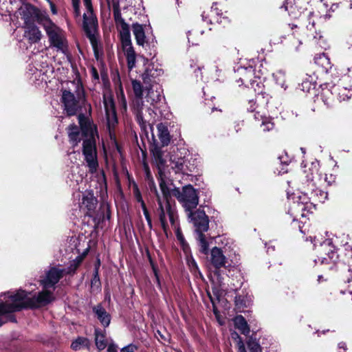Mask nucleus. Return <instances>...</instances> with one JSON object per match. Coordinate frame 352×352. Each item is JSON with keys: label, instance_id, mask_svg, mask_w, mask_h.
I'll list each match as a JSON object with an SVG mask.
<instances>
[{"label": "nucleus", "instance_id": "nucleus-1", "mask_svg": "<svg viewBox=\"0 0 352 352\" xmlns=\"http://www.w3.org/2000/svg\"><path fill=\"white\" fill-rule=\"evenodd\" d=\"M82 262V257L77 256L70 262L67 268L50 266L39 276L38 283L42 289L30 298H26L23 291V309H36L45 307L56 299L54 292L57 284L66 274H73Z\"/></svg>", "mask_w": 352, "mask_h": 352}, {"label": "nucleus", "instance_id": "nucleus-2", "mask_svg": "<svg viewBox=\"0 0 352 352\" xmlns=\"http://www.w3.org/2000/svg\"><path fill=\"white\" fill-rule=\"evenodd\" d=\"M23 20L25 24L23 36L28 38L30 43H38L41 38V32L35 25L36 23L43 25L51 45L58 50L65 51V43L58 32V28L37 8L23 2Z\"/></svg>", "mask_w": 352, "mask_h": 352}, {"label": "nucleus", "instance_id": "nucleus-3", "mask_svg": "<svg viewBox=\"0 0 352 352\" xmlns=\"http://www.w3.org/2000/svg\"><path fill=\"white\" fill-rule=\"evenodd\" d=\"M22 307V292H8L0 295V326L8 321L15 322L12 313Z\"/></svg>", "mask_w": 352, "mask_h": 352}, {"label": "nucleus", "instance_id": "nucleus-4", "mask_svg": "<svg viewBox=\"0 0 352 352\" xmlns=\"http://www.w3.org/2000/svg\"><path fill=\"white\" fill-rule=\"evenodd\" d=\"M173 153L170 157V166L176 174L189 175L195 172L199 162L195 155L185 148H177V152L173 151Z\"/></svg>", "mask_w": 352, "mask_h": 352}, {"label": "nucleus", "instance_id": "nucleus-5", "mask_svg": "<svg viewBox=\"0 0 352 352\" xmlns=\"http://www.w3.org/2000/svg\"><path fill=\"white\" fill-rule=\"evenodd\" d=\"M322 97L323 101L327 105H329L331 101L337 98L340 102L349 100L352 96L351 87H346L341 83L338 85L326 82L321 85Z\"/></svg>", "mask_w": 352, "mask_h": 352}, {"label": "nucleus", "instance_id": "nucleus-6", "mask_svg": "<svg viewBox=\"0 0 352 352\" xmlns=\"http://www.w3.org/2000/svg\"><path fill=\"white\" fill-rule=\"evenodd\" d=\"M173 195L182 204L186 212L193 210L199 204L197 190L191 184L184 186L182 190L175 188Z\"/></svg>", "mask_w": 352, "mask_h": 352}, {"label": "nucleus", "instance_id": "nucleus-7", "mask_svg": "<svg viewBox=\"0 0 352 352\" xmlns=\"http://www.w3.org/2000/svg\"><path fill=\"white\" fill-rule=\"evenodd\" d=\"M209 261L214 269V274L221 279V273L223 272H230L234 266L228 263V259L225 255V251L220 248L214 247L210 252Z\"/></svg>", "mask_w": 352, "mask_h": 352}, {"label": "nucleus", "instance_id": "nucleus-8", "mask_svg": "<svg viewBox=\"0 0 352 352\" xmlns=\"http://www.w3.org/2000/svg\"><path fill=\"white\" fill-rule=\"evenodd\" d=\"M144 27L145 26L138 23H133V33L134 34L137 44L138 45L142 46L145 49H146L148 47L151 50L149 52L150 56H153L154 57L156 54L155 48L157 41L153 35H146V30H144Z\"/></svg>", "mask_w": 352, "mask_h": 352}, {"label": "nucleus", "instance_id": "nucleus-9", "mask_svg": "<svg viewBox=\"0 0 352 352\" xmlns=\"http://www.w3.org/2000/svg\"><path fill=\"white\" fill-rule=\"evenodd\" d=\"M82 28L87 37L89 38L92 46L94 52L96 56L98 53V45L100 43L98 34V21L91 12L88 16L86 14H83Z\"/></svg>", "mask_w": 352, "mask_h": 352}, {"label": "nucleus", "instance_id": "nucleus-10", "mask_svg": "<svg viewBox=\"0 0 352 352\" xmlns=\"http://www.w3.org/2000/svg\"><path fill=\"white\" fill-rule=\"evenodd\" d=\"M152 152L154 160L157 165L160 188L162 192L164 199L166 201V204H167V201H169L170 192L164 178L165 177L164 168L166 164V160L164 158V152L158 147H155Z\"/></svg>", "mask_w": 352, "mask_h": 352}, {"label": "nucleus", "instance_id": "nucleus-11", "mask_svg": "<svg viewBox=\"0 0 352 352\" xmlns=\"http://www.w3.org/2000/svg\"><path fill=\"white\" fill-rule=\"evenodd\" d=\"M82 154L85 161L88 167L89 172L94 174L97 172L98 162L97 158V151L96 140L83 139Z\"/></svg>", "mask_w": 352, "mask_h": 352}, {"label": "nucleus", "instance_id": "nucleus-12", "mask_svg": "<svg viewBox=\"0 0 352 352\" xmlns=\"http://www.w3.org/2000/svg\"><path fill=\"white\" fill-rule=\"evenodd\" d=\"M189 221L194 228V233L206 232L209 229V218L201 208L186 212Z\"/></svg>", "mask_w": 352, "mask_h": 352}, {"label": "nucleus", "instance_id": "nucleus-13", "mask_svg": "<svg viewBox=\"0 0 352 352\" xmlns=\"http://www.w3.org/2000/svg\"><path fill=\"white\" fill-rule=\"evenodd\" d=\"M289 199H292L293 203L290 206L289 212L292 216H294V221L298 217H304V211L306 210V205L309 202L310 197H308L307 193L301 195H294L292 197H289Z\"/></svg>", "mask_w": 352, "mask_h": 352}, {"label": "nucleus", "instance_id": "nucleus-14", "mask_svg": "<svg viewBox=\"0 0 352 352\" xmlns=\"http://www.w3.org/2000/svg\"><path fill=\"white\" fill-rule=\"evenodd\" d=\"M145 91H146L145 96L146 102L153 107V109H151V111L157 114V113L154 111V109L157 110L161 107L162 100L164 99L162 95L163 90L161 86L155 85L146 86Z\"/></svg>", "mask_w": 352, "mask_h": 352}, {"label": "nucleus", "instance_id": "nucleus-15", "mask_svg": "<svg viewBox=\"0 0 352 352\" xmlns=\"http://www.w3.org/2000/svg\"><path fill=\"white\" fill-rule=\"evenodd\" d=\"M234 304L236 308L240 311L252 306L253 303V296L251 292L245 287L236 288L234 289Z\"/></svg>", "mask_w": 352, "mask_h": 352}, {"label": "nucleus", "instance_id": "nucleus-16", "mask_svg": "<svg viewBox=\"0 0 352 352\" xmlns=\"http://www.w3.org/2000/svg\"><path fill=\"white\" fill-rule=\"evenodd\" d=\"M97 205L98 199L91 190L85 191L82 194L81 201L79 203V207L80 210H82L85 215L92 217L95 212Z\"/></svg>", "mask_w": 352, "mask_h": 352}, {"label": "nucleus", "instance_id": "nucleus-17", "mask_svg": "<svg viewBox=\"0 0 352 352\" xmlns=\"http://www.w3.org/2000/svg\"><path fill=\"white\" fill-rule=\"evenodd\" d=\"M163 69L158 64L151 63L142 74L143 82L146 86L158 85L157 79L163 74Z\"/></svg>", "mask_w": 352, "mask_h": 352}, {"label": "nucleus", "instance_id": "nucleus-18", "mask_svg": "<svg viewBox=\"0 0 352 352\" xmlns=\"http://www.w3.org/2000/svg\"><path fill=\"white\" fill-rule=\"evenodd\" d=\"M235 72L237 73L240 77L237 82H241V84L245 85L246 87L249 86V84L251 85V87L255 89L254 83H256V85L258 83L252 79V78H258V76L256 74L255 69L252 67V65H249L248 67H238L234 69Z\"/></svg>", "mask_w": 352, "mask_h": 352}, {"label": "nucleus", "instance_id": "nucleus-19", "mask_svg": "<svg viewBox=\"0 0 352 352\" xmlns=\"http://www.w3.org/2000/svg\"><path fill=\"white\" fill-rule=\"evenodd\" d=\"M103 103L109 128L113 127L118 122L115 103L111 95L103 94Z\"/></svg>", "mask_w": 352, "mask_h": 352}, {"label": "nucleus", "instance_id": "nucleus-20", "mask_svg": "<svg viewBox=\"0 0 352 352\" xmlns=\"http://www.w3.org/2000/svg\"><path fill=\"white\" fill-rule=\"evenodd\" d=\"M113 14L116 27L120 32V39L131 36L129 26L122 17L120 6L118 3L113 5Z\"/></svg>", "mask_w": 352, "mask_h": 352}, {"label": "nucleus", "instance_id": "nucleus-21", "mask_svg": "<svg viewBox=\"0 0 352 352\" xmlns=\"http://www.w3.org/2000/svg\"><path fill=\"white\" fill-rule=\"evenodd\" d=\"M78 118L81 129V136L84 139L95 140L97 133L96 125L84 114H79Z\"/></svg>", "mask_w": 352, "mask_h": 352}, {"label": "nucleus", "instance_id": "nucleus-22", "mask_svg": "<svg viewBox=\"0 0 352 352\" xmlns=\"http://www.w3.org/2000/svg\"><path fill=\"white\" fill-rule=\"evenodd\" d=\"M64 109L69 116H74L78 111V101L75 95L70 91L64 90L62 95Z\"/></svg>", "mask_w": 352, "mask_h": 352}, {"label": "nucleus", "instance_id": "nucleus-23", "mask_svg": "<svg viewBox=\"0 0 352 352\" xmlns=\"http://www.w3.org/2000/svg\"><path fill=\"white\" fill-rule=\"evenodd\" d=\"M143 96L134 97L132 102V109L136 116V119L141 127H144L146 122L144 120V110L151 111V108L146 104Z\"/></svg>", "mask_w": 352, "mask_h": 352}, {"label": "nucleus", "instance_id": "nucleus-24", "mask_svg": "<svg viewBox=\"0 0 352 352\" xmlns=\"http://www.w3.org/2000/svg\"><path fill=\"white\" fill-rule=\"evenodd\" d=\"M122 50L126 58L127 67L132 70L135 67L136 54L132 46L131 36L121 38Z\"/></svg>", "mask_w": 352, "mask_h": 352}, {"label": "nucleus", "instance_id": "nucleus-25", "mask_svg": "<svg viewBox=\"0 0 352 352\" xmlns=\"http://www.w3.org/2000/svg\"><path fill=\"white\" fill-rule=\"evenodd\" d=\"M310 238L311 241L314 243V246L315 248H316L317 243H319L321 250L325 252L329 258L333 263L336 261L338 255L336 252V248L333 245L331 239H327L322 242H320L319 239H316V237H314V240L311 237Z\"/></svg>", "mask_w": 352, "mask_h": 352}, {"label": "nucleus", "instance_id": "nucleus-26", "mask_svg": "<svg viewBox=\"0 0 352 352\" xmlns=\"http://www.w3.org/2000/svg\"><path fill=\"white\" fill-rule=\"evenodd\" d=\"M92 311L96 318L104 328L109 327L111 317L101 304H98L93 307Z\"/></svg>", "mask_w": 352, "mask_h": 352}, {"label": "nucleus", "instance_id": "nucleus-27", "mask_svg": "<svg viewBox=\"0 0 352 352\" xmlns=\"http://www.w3.org/2000/svg\"><path fill=\"white\" fill-rule=\"evenodd\" d=\"M194 235L199 252L204 255H208L209 254V245L212 238L205 234V232L194 233Z\"/></svg>", "mask_w": 352, "mask_h": 352}, {"label": "nucleus", "instance_id": "nucleus-28", "mask_svg": "<svg viewBox=\"0 0 352 352\" xmlns=\"http://www.w3.org/2000/svg\"><path fill=\"white\" fill-rule=\"evenodd\" d=\"M202 21L208 24H213L214 23H226L228 22L227 17H220L219 14L217 10H210L209 12H203L201 14Z\"/></svg>", "mask_w": 352, "mask_h": 352}, {"label": "nucleus", "instance_id": "nucleus-29", "mask_svg": "<svg viewBox=\"0 0 352 352\" xmlns=\"http://www.w3.org/2000/svg\"><path fill=\"white\" fill-rule=\"evenodd\" d=\"M154 192L155 193L157 198V204H158V214H159V219L162 226V229L166 232L167 228H168V223L166 220V205L164 206V204L162 201V199L160 196L159 195V193L157 192V190L156 188V186H154Z\"/></svg>", "mask_w": 352, "mask_h": 352}, {"label": "nucleus", "instance_id": "nucleus-30", "mask_svg": "<svg viewBox=\"0 0 352 352\" xmlns=\"http://www.w3.org/2000/svg\"><path fill=\"white\" fill-rule=\"evenodd\" d=\"M95 343L99 351L104 350L109 343L106 337V331L96 328L94 331Z\"/></svg>", "mask_w": 352, "mask_h": 352}, {"label": "nucleus", "instance_id": "nucleus-31", "mask_svg": "<svg viewBox=\"0 0 352 352\" xmlns=\"http://www.w3.org/2000/svg\"><path fill=\"white\" fill-rule=\"evenodd\" d=\"M157 135L162 146L168 145L170 142V135L167 126L164 123L157 124Z\"/></svg>", "mask_w": 352, "mask_h": 352}, {"label": "nucleus", "instance_id": "nucleus-32", "mask_svg": "<svg viewBox=\"0 0 352 352\" xmlns=\"http://www.w3.org/2000/svg\"><path fill=\"white\" fill-rule=\"evenodd\" d=\"M234 322L235 327L239 329L242 334L245 336L249 334L250 329L246 320L243 316H236L234 319Z\"/></svg>", "mask_w": 352, "mask_h": 352}, {"label": "nucleus", "instance_id": "nucleus-33", "mask_svg": "<svg viewBox=\"0 0 352 352\" xmlns=\"http://www.w3.org/2000/svg\"><path fill=\"white\" fill-rule=\"evenodd\" d=\"M90 345V342L89 339L84 337H78L74 341L72 342L71 344V348L73 350L78 351L84 347L89 348Z\"/></svg>", "mask_w": 352, "mask_h": 352}, {"label": "nucleus", "instance_id": "nucleus-34", "mask_svg": "<svg viewBox=\"0 0 352 352\" xmlns=\"http://www.w3.org/2000/svg\"><path fill=\"white\" fill-rule=\"evenodd\" d=\"M316 64L321 66L326 72L331 68V63L328 56L324 54H320L318 56L315 57Z\"/></svg>", "mask_w": 352, "mask_h": 352}, {"label": "nucleus", "instance_id": "nucleus-35", "mask_svg": "<svg viewBox=\"0 0 352 352\" xmlns=\"http://www.w3.org/2000/svg\"><path fill=\"white\" fill-rule=\"evenodd\" d=\"M248 349L250 352H262V347L259 342L256 339L250 337L246 342Z\"/></svg>", "mask_w": 352, "mask_h": 352}, {"label": "nucleus", "instance_id": "nucleus-36", "mask_svg": "<svg viewBox=\"0 0 352 352\" xmlns=\"http://www.w3.org/2000/svg\"><path fill=\"white\" fill-rule=\"evenodd\" d=\"M99 266H100V261H98V264L95 266L93 277L91 280V285L92 288H96L97 289H100L101 287V283L99 277Z\"/></svg>", "mask_w": 352, "mask_h": 352}, {"label": "nucleus", "instance_id": "nucleus-37", "mask_svg": "<svg viewBox=\"0 0 352 352\" xmlns=\"http://www.w3.org/2000/svg\"><path fill=\"white\" fill-rule=\"evenodd\" d=\"M274 78L277 85H280L284 90L287 89L285 85V73L283 70H279L273 74Z\"/></svg>", "mask_w": 352, "mask_h": 352}, {"label": "nucleus", "instance_id": "nucleus-38", "mask_svg": "<svg viewBox=\"0 0 352 352\" xmlns=\"http://www.w3.org/2000/svg\"><path fill=\"white\" fill-rule=\"evenodd\" d=\"M175 235H176L177 241L179 242L183 250L184 251H186L187 250H188L189 245H188L187 241H186L181 229L179 227L176 228Z\"/></svg>", "mask_w": 352, "mask_h": 352}, {"label": "nucleus", "instance_id": "nucleus-39", "mask_svg": "<svg viewBox=\"0 0 352 352\" xmlns=\"http://www.w3.org/2000/svg\"><path fill=\"white\" fill-rule=\"evenodd\" d=\"M12 24L16 27L15 30H14L12 33V36L14 37V38L16 40V41L20 43L21 41V35L22 32V28L20 27V23L19 21L14 20V18L11 19Z\"/></svg>", "mask_w": 352, "mask_h": 352}, {"label": "nucleus", "instance_id": "nucleus-40", "mask_svg": "<svg viewBox=\"0 0 352 352\" xmlns=\"http://www.w3.org/2000/svg\"><path fill=\"white\" fill-rule=\"evenodd\" d=\"M132 87L135 97L143 96L144 89L140 81L134 80L132 81Z\"/></svg>", "mask_w": 352, "mask_h": 352}, {"label": "nucleus", "instance_id": "nucleus-41", "mask_svg": "<svg viewBox=\"0 0 352 352\" xmlns=\"http://www.w3.org/2000/svg\"><path fill=\"white\" fill-rule=\"evenodd\" d=\"M311 198L316 197L317 198L318 201L321 203L324 202V201L327 199V192L319 189L313 190L311 193Z\"/></svg>", "mask_w": 352, "mask_h": 352}, {"label": "nucleus", "instance_id": "nucleus-42", "mask_svg": "<svg viewBox=\"0 0 352 352\" xmlns=\"http://www.w3.org/2000/svg\"><path fill=\"white\" fill-rule=\"evenodd\" d=\"M68 179L69 180L67 182L69 183L70 186H73L74 188L82 181V177L80 175L71 173L68 175Z\"/></svg>", "mask_w": 352, "mask_h": 352}, {"label": "nucleus", "instance_id": "nucleus-43", "mask_svg": "<svg viewBox=\"0 0 352 352\" xmlns=\"http://www.w3.org/2000/svg\"><path fill=\"white\" fill-rule=\"evenodd\" d=\"M80 135L81 133L78 131L77 129H76L75 131H71L69 133L70 142L74 146L76 145L80 141Z\"/></svg>", "mask_w": 352, "mask_h": 352}, {"label": "nucleus", "instance_id": "nucleus-44", "mask_svg": "<svg viewBox=\"0 0 352 352\" xmlns=\"http://www.w3.org/2000/svg\"><path fill=\"white\" fill-rule=\"evenodd\" d=\"M166 210L170 223L176 228L174 211L171 207L170 201H167V204H166Z\"/></svg>", "mask_w": 352, "mask_h": 352}, {"label": "nucleus", "instance_id": "nucleus-45", "mask_svg": "<svg viewBox=\"0 0 352 352\" xmlns=\"http://www.w3.org/2000/svg\"><path fill=\"white\" fill-rule=\"evenodd\" d=\"M144 170L146 173V179L148 182V185L152 192H154V186H155L153 178L151 175L150 170L147 166H144Z\"/></svg>", "mask_w": 352, "mask_h": 352}, {"label": "nucleus", "instance_id": "nucleus-46", "mask_svg": "<svg viewBox=\"0 0 352 352\" xmlns=\"http://www.w3.org/2000/svg\"><path fill=\"white\" fill-rule=\"evenodd\" d=\"M133 196H134L135 200L138 203L142 202V201H144L142 199V197L141 192H140V189L138 188V185L135 184L133 185Z\"/></svg>", "mask_w": 352, "mask_h": 352}, {"label": "nucleus", "instance_id": "nucleus-47", "mask_svg": "<svg viewBox=\"0 0 352 352\" xmlns=\"http://www.w3.org/2000/svg\"><path fill=\"white\" fill-rule=\"evenodd\" d=\"M234 335H235V336L239 339L237 342L238 352H247L245 345L242 340V338L236 333H234Z\"/></svg>", "mask_w": 352, "mask_h": 352}, {"label": "nucleus", "instance_id": "nucleus-48", "mask_svg": "<svg viewBox=\"0 0 352 352\" xmlns=\"http://www.w3.org/2000/svg\"><path fill=\"white\" fill-rule=\"evenodd\" d=\"M261 126L263 127V131H269L274 128V123L270 120H263Z\"/></svg>", "mask_w": 352, "mask_h": 352}, {"label": "nucleus", "instance_id": "nucleus-49", "mask_svg": "<svg viewBox=\"0 0 352 352\" xmlns=\"http://www.w3.org/2000/svg\"><path fill=\"white\" fill-rule=\"evenodd\" d=\"M281 8H284L285 10L288 11V13L290 16L293 17H296V16L293 14L294 6L292 4H289L287 1L284 3V4L281 6Z\"/></svg>", "mask_w": 352, "mask_h": 352}, {"label": "nucleus", "instance_id": "nucleus-50", "mask_svg": "<svg viewBox=\"0 0 352 352\" xmlns=\"http://www.w3.org/2000/svg\"><path fill=\"white\" fill-rule=\"evenodd\" d=\"M138 350V347L136 345L133 344H129L127 346H125L122 349H121L120 352H135Z\"/></svg>", "mask_w": 352, "mask_h": 352}, {"label": "nucleus", "instance_id": "nucleus-51", "mask_svg": "<svg viewBox=\"0 0 352 352\" xmlns=\"http://www.w3.org/2000/svg\"><path fill=\"white\" fill-rule=\"evenodd\" d=\"M118 346L114 342L111 340L107 345V352H118Z\"/></svg>", "mask_w": 352, "mask_h": 352}, {"label": "nucleus", "instance_id": "nucleus-52", "mask_svg": "<svg viewBox=\"0 0 352 352\" xmlns=\"http://www.w3.org/2000/svg\"><path fill=\"white\" fill-rule=\"evenodd\" d=\"M212 294L215 296L216 300L219 302L222 296V292L217 287H212Z\"/></svg>", "mask_w": 352, "mask_h": 352}, {"label": "nucleus", "instance_id": "nucleus-53", "mask_svg": "<svg viewBox=\"0 0 352 352\" xmlns=\"http://www.w3.org/2000/svg\"><path fill=\"white\" fill-rule=\"evenodd\" d=\"M248 110L250 112H254L256 110V102L254 100H250L248 101Z\"/></svg>", "mask_w": 352, "mask_h": 352}, {"label": "nucleus", "instance_id": "nucleus-54", "mask_svg": "<svg viewBox=\"0 0 352 352\" xmlns=\"http://www.w3.org/2000/svg\"><path fill=\"white\" fill-rule=\"evenodd\" d=\"M312 85L310 82L305 81L301 85V89L302 91H309Z\"/></svg>", "mask_w": 352, "mask_h": 352}, {"label": "nucleus", "instance_id": "nucleus-55", "mask_svg": "<svg viewBox=\"0 0 352 352\" xmlns=\"http://www.w3.org/2000/svg\"><path fill=\"white\" fill-rule=\"evenodd\" d=\"M91 76L95 80H99V74L95 67H92L91 70Z\"/></svg>", "mask_w": 352, "mask_h": 352}, {"label": "nucleus", "instance_id": "nucleus-56", "mask_svg": "<svg viewBox=\"0 0 352 352\" xmlns=\"http://www.w3.org/2000/svg\"><path fill=\"white\" fill-rule=\"evenodd\" d=\"M188 263H189V265L192 268V270H193V269L198 270L197 264L193 258H192L190 261H188Z\"/></svg>", "mask_w": 352, "mask_h": 352}, {"label": "nucleus", "instance_id": "nucleus-57", "mask_svg": "<svg viewBox=\"0 0 352 352\" xmlns=\"http://www.w3.org/2000/svg\"><path fill=\"white\" fill-rule=\"evenodd\" d=\"M83 2H84V5L86 7V8L89 11L91 12L92 7H91V0H83Z\"/></svg>", "mask_w": 352, "mask_h": 352}, {"label": "nucleus", "instance_id": "nucleus-58", "mask_svg": "<svg viewBox=\"0 0 352 352\" xmlns=\"http://www.w3.org/2000/svg\"><path fill=\"white\" fill-rule=\"evenodd\" d=\"M150 262H151V265L155 277L159 276V273H158L157 267L155 265V264L153 263L152 261H151Z\"/></svg>", "mask_w": 352, "mask_h": 352}, {"label": "nucleus", "instance_id": "nucleus-59", "mask_svg": "<svg viewBox=\"0 0 352 352\" xmlns=\"http://www.w3.org/2000/svg\"><path fill=\"white\" fill-rule=\"evenodd\" d=\"M75 16L78 17L80 15V6L73 7Z\"/></svg>", "mask_w": 352, "mask_h": 352}, {"label": "nucleus", "instance_id": "nucleus-60", "mask_svg": "<svg viewBox=\"0 0 352 352\" xmlns=\"http://www.w3.org/2000/svg\"><path fill=\"white\" fill-rule=\"evenodd\" d=\"M143 213H144V217H145L146 221L151 219V217L150 216V214H149L148 210H144Z\"/></svg>", "mask_w": 352, "mask_h": 352}, {"label": "nucleus", "instance_id": "nucleus-61", "mask_svg": "<svg viewBox=\"0 0 352 352\" xmlns=\"http://www.w3.org/2000/svg\"><path fill=\"white\" fill-rule=\"evenodd\" d=\"M208 295H209V297L210 298V301H211V302L212 304V306H213L214 314H217V308H216L215 305H214V300L213 298L210 295V294H208Z\"/></svg>", "mask_w": 352, "mask_h": 352}, {"label": "nucleus", "instance_id": "nucleus-62", "mask_svg": "<svg viewBox=\"0 0 352 352\" xmlns=\"http://www.w3.org/2000/svg\"><path fill=\"white\" fill-rule=\"evenodd\" d=\"M339 349H343L344 350H346V344L344 342H341L338 344Z\"/></svg>", "mask_w": 352, "mask_h": 352}, {"label": "nucleus", "instance_id": "nucleus-63", "mask_svg": "<svg viewBox=\"0 0 352 352\" xmlns=\"http://www.w3.org/2000/svg\"><path fill=\"white\" fill-rule=\"evenodd\" d=\"M195 75L197 78H199V74H201V68L198 67L195 71H194Z\"/></svg>", "mask_w": 352, "mask_h": 352}, {"label": "nucleus", "instance_id": "nucleus-64", "mask_svg": "<svg viewBox=\"0 0 352 352\" xmlns=\"http://www.w3.org/2000/svg\"><path fill=\"white\" fill-rule=\"evenodd\" d=\"M349 272L350 273V277L347 278L346 281L350 283L352 281V268L349 269Z\"/></svg>", "mask_w": 352, "mask_h": 352}]
</instances>
